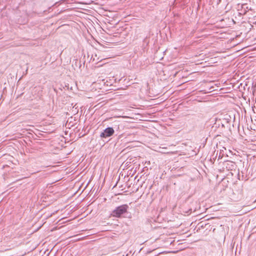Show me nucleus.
<instances>
[{"label": "nucleus", "mask_w": 256, "mask_h": 256, "mask_svg": "<svg viewBox=\"0 0 256 256\" xmlns=\"http://www.w3.org/2000/svg\"><path fill=\"white\" fill-rule=\"evenodd\" d=\"M232 118L230 114H226L222 115L218 120V122H220L222 128L228 127V124L232 121Z\"/></svg>", "instance_id": "f03ea898"}, {"label": "nucleus", "mask_w": 256, "mask_h": 256, "mask_svg": "<svg viewBox=\"0 0 256 256\" xmlns=\"http://www.w3.org/2000/svg\"><path fill=\"white\" fill-rule=\"evenodd\" d=\"M220 126H221L220 122H218V120H216V122L214 124V126H212V128H220Z\"/></svg>", "instance_id": "39448f33"}, {"label": "nucleus", "mask_w": 256, "mask_h": 256, "mask_svg": "<svg viewBox=\"0 0 256 256\" xmlns=\"http://www.w3.org/2000/svg\"><path fill=\"white\" fill-rule=\"evenodd\" d=\"M218 2H220V0H218Z\"/></svg>", "instance_id": "6e6552de"}, {"label": "nucleus", "mask_w": 256, "mask_h": 256, "mask_svg": "<svg viewBox=\"0 0 256 256\" xmlns=\"http://www.w3.org/2000/svg\"><path fill=\"white\" fill-rule=\"evenodd\" d=\"M218 151L216 152V156H218Z\"/></svg>", "instance_id": "0eeeda50"}, {"label": "nucleus", "mask_w": 256, "mask_h": 256, "mask_svg": "<svg viewBox=\"0 0 256 256\" xmlns=\"http://www.w3.org/2000/svg\"><path fill=\"white\" fill-rule=\"evenodd\" d=\"M225 166L226 168L228 170H234L236 168V164L234 162L232 161H226L225 163Z\"/></svg>", "instance_id": "20e7f679"}, {"label": "nucleus", "mask_w": 256, "mask_h": 256, "mask_svg": "<svg viewBox=\"0 0 256 256\" xmlns=\"http://www.w3.org/2000/svg\"><path fill=\"white\" fill-rule=\"evenodd\" d=\"M114 133V130L112 127H108L100 133V136L102 138H106L112 136Z\"/></svg>", "instance_id": "7ed1b4c3"}, {"label": "nucleus", "mask_w": 256, "mask_h": 256, "mask_svg": "<svg viewBox=\"0 0 256 256\" xmlns=\"http://www.w3.org/2000/svg\"><path fill=\"white\" fill-rule=\"evenodd\" d=\"M128 208L129 206L127 204L118 206L112 212L111 216L116 218H120L124 214L127 213Z\"/></svg>", "instance_id": "f257e3e1"}, {"label": "nucleus", "mask_w": 256, "mask_h": 256, "mask_svg": "<svg viewBox=\"0 0 256 256\" xmlns=\"http://www.w3.org/2000/svg\"><path fill=\"white\" fill-rule=\"evenodd\" d=\"M224 155V152L223 150H220V152L219 153V155H218V160H219L220 159H222V158L223 157Z\"/></svg>", "instance_id": "423d86ee"}]
</instances>
